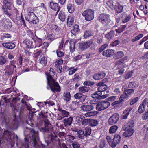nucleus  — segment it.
Segmentation results:
<instances>
[{"mask_svg":"<svg viewBox=\"0 0 148 148\" xmlns=\"http://www.w3.org/2000/svg\"><path fill=\"white\" fill-rule=\"evenodd\" d=\"M102 81L103 82L98 83L97 84V86H99L98 88V91L95 92L94 94H91V96L92 98H96L98 99H101L108 96V94L103 95V92L107 88V86L104 83L107 81V79H104Z\"/></svg>","mask_w":148,"mask_h":148,"instance_id":"nucleus-1","label":"nucleus"},{"mask_svg":"<svg viewBox=\"0 0 148 148\" xmlns=\"http://www.w3.org/2000/svg\"><path fill=\"white\" fill-rule=\"evenodd\" d=\"M51 74L50 73H48L46 75L48 85L49 86L50 88L53 92H55L56 91L57 92H60V87L58 83L55 82Z\"/></svg>","mask_w":148,"mask_h":148,"instance_id":"nucleus-2","label":"nucleus"},{"mask_svg":"<svg viewBox=\"0 0 148 148\" xmlns=\"http://www.w3.org/2000/svg\"><path fill=\"white\" fill-rule=\"evenodd\" d=\"M39 124L40 126H42L39 128V130L43 134H45L46 132H51L52 130V126L47 119L40 121Z\"/></svg>","mask_w":148,"mask_h":148,"instance_id":"nucleus-3","label":"nucleus"},{"mask_svg":"<svg viewBox=\"0 0 148 148\" xmlns=\"http://www.w3.org/2000/svg\"><path fill=\"white\" fill-rule=\"evenodd\" d=\"M29 137L31 141L32 142L33 146L34 148H40L38 143V136L37 132L33 129H31L30 131Z\"/></svg>","mask_w":148,"mask_h":148,"instance_id":"nucleus-4","label":"nucleus"},{"mask_svg":"<svg viewBox=\"0 0 148 148\" xmlns=\"http://www.w3.org/2000/svg\"><path fill=\"white\" fill-rule=\"evenodd\" d=\"M97 19L101 23L106 26H107L111 22L110 15L107 14H101L98 16Z\"/></svg>","mask_w":148,"mask_h":148,"instance_id":"nucleus-5","label":"nucleus"},{"mask_svg":"<svg viewBox=\"0 0 148 148\" xmlns=\"http://www.w3.org/2000/svg\"><path fill=\"white\" fill-rule=\"evenodd\" d=\"M53 128L52 127V130L51 132H46L45 134L48 133L46 137L47 139V145H48L51 142H53V140L58 141L59 143L60 142V140L59 139H57L58 138L57 135H56L55 133H52V132L53 131ZM45 135V134H44Z\"/></svg>","mask_w":148,"mask_h":148,"instance_id":"nucleus-6","label":"nucleus"},{"mask_svg":"<svg viewBox=\"0 0 148 148\" xmlns=\"http://www.w3.org/2000/svg\"><path fill=\"white\" fill-rule=\"evenodd\" d=\"M94 11L91 9L87 10L82 13V16L85 17V19L87 21H89L94 18Z\"/></svg>","mask_w":148,"mask_h":148,"instance_id":"nucleus-7","label":"nucleus"},{"mask_svg":"<svg viewBox=\"0 0 148 148\" xmlns=\"http://www.w3.org/2000/svg\"><path fill=\"white\" fill-rule=\"evenodd\" d=\"M26 19L29 23L31 22L34 24H36L38 22V17L33 12H29L25 17Z\"/></svg>","mask_w":148,"mask_h":148,"instance_id":"nucleus-8","label":"nucleus"},{"mask_svg":"<svg viewBox=\"0 0 148 148\" xmlns=\"http://www.w3.org/2000/svg\"><path fill=\"white\" fill-rule=\"evenodd\" d=\"M110 105V103L106 101H102L96 105V108L97 110L100 111L108 108Z\"/></svg>","mask_w":148,"mask_h":148,"instance_id":"nucleus-9","label":"nucleus"},{"mask_svg":"<svg viewBox=\"0 0 148 148\" xmlns=\"http://www.w3.org/2000/svg\"><path fill=\"white\" fill-rule=\"evenodd\" d=\"M119 115L117 113L114 114L108 119L109 125H112L116 124L119 119Z\"/></svg>","mask_w":148,"mask_h":148,"instance_id":"nucleus-10","label":"nucleus"},{"mask_svg":"<svg viewBox=\"0 0 148 148\" xmlns=\"http://www.w3.org/2000/svg\"><path fill=\"white\" fill-rule=\"evenodd\" d=\"M12 110L13 111V114L12 117L14 119H13V121L11 125V127L13 130H16L18 128V126L17 123H15V121L16 118V115L14 111H18V110L15 106L14 107L12 108Z\"/></svg>","mask_w":148,"mask_h":148,"instance_id":"nucleus-11","label":"nucleus"},{"mask_svg":"<svg viewBox=\"0 0 148 148\" xmlns=\"http://www.w3.org/2000/svg\"><path fill=\"white\" fill-rule=\"evenodd\" d=\"M14 69V68L13 66L8 65L5 67V71L7 75H10L12 74Z\"/></svg>","mask_w":148,"mask_h":148,"instance_id":"nucleus-12","label":"nucleus"},{"mask_svg":"<svg viewBox=\"0 0 148 148\" xmlns=\"http://www.w3.org/2000/svg\"><path fill=\"white\" fill-rule=\"evenodd\" d=\"M121 138L120 135L118 134H116L115 135L113 139V145L112 147L114 148L120 142Z\"/></svg>","mask_w":148,"mask_h":148,"instance_id":"nucleus-13","label":"nucleus"},{"mask_svg":"<svg viewBox=\"0 0 148 148\" xmlns=\"http://www.w3.org/2000/svg\"><path fill=\"white\" fill-rule=\"evenodd\" d=\"M114 52V50L109 49L103 51L102 53V55L104 56L110 57L113 55Z\"/></svg>","mask_w":148,"mask_h":148,"instance_id":"nucleus-14","label":"nucleus"},{"mask_svg":"<svg viewBox=\"0 0 148 148\" xmlns=\"http://www.w3.org/2000/svg\"><path fill=\"white\" fill-rule=\"evenodd\" d=\"M105 75L106 74L104 72H101L95 74L93 77L95 80H99L104 78Z\"/></svg>","mask_w":148,"mask_h":148,"instance_id":"nucleus-15","label":"nucleus"},{"mask_svg":"<svg viewBox=\"0 0 148 148\" xmlns=\"http://www.w3.org/2000/svg\"><path fill=\"white\" fill-rule=\"evenodd\" d=\"M81 109L84 111H90L93 110L94 106L92 104L82 105L80 107Z\"/></svg>","mask_w":148,"mask_h":148,"instance_id":"nucleus-16","label":"nucleus"},{"mask_svg":"<svg viewBox=\"0 0 148 148\" xmlns=\"http://www.w3.org/2000/svg\"><path fill=\"white\" fill-rule=\"evenodd\" d=\"M4 5L2 6V9H5L7 10H10L12 8V4L11 3L8 2V1L5 0L4 1Z\"/></svg>","mask_w":148,"mask_h":148,"instance_id":"nucleus-17","label":"nucleus"},{"mask_svg":"<svg viewBox=\"0 0 148 148\" xmlns=\"http://www.w3.org/2000/svg\"><path fill=\"white\" fill-rule=\"evenodd\" d=\"M49 6L51 8L54 10H57V12H58L60 10V8L58 6L57 3L53 2L51 1L50 3Z\"/></svg>","mask_w":148,"mask_h":148,"instance_id":"nucleus-18","label":"nucleus"},{"mask_svg":"<svg viewBox=\"0 0 148 148\" xmlns=\"http://www.w3.org/2000/svg\"><path fill=\"white\" fill-rule=\"evenodd\" d=\"M33 40L32 38L30 40H25L23 41V43L25 45H26V47L27 48H32L33 47L32 45Z\"/></svg>","mask_w":148,"mask_h":148,"instance_id":"nucleus-19","label":"nucleus"},{"mask_svg":"<svg viewBox=\"0 0 148 148\" xmlns=\"http://www.w3.org/2000/svg\"><path fill=\"white\" fill-rule=\"evenodd\" d=\"M147 101V99L145 98L143 101L142 103L139 106V113H142L144 111L145 106L146 105Z\"/></svg>","mask_w":148,"mask_h":148,"instance_id":"nucleus-20","label":"nucleus"},{"mask_svg":"<svg viewBox=\"0 0 148 148\" xmlns=\"http://www.w3.org/2000/svg\"><path fill=\"white\" fill-rule=\"evenodd\" d=\"M2 45L5 48L9 49H13L15 47V44L12 42L3 43Z\"/></svg>","mask_w":148,"mask_h":148,"instance_id":"nucleus-21","label":"nucleus"},{"mask_svg":"<svg viewBox=\"0 0 148 148\" xmlns=\"http://www.w3.org/2000/svg\"><path fill=\"white\" fill-rule=\"evenodd\" d=\"M73 120V118L71 117L68 118L64 119L63 120L64 126L66 127L71 125Z\"/></svg>","mask_w":148,"mask_h":148,"instance_id":"nucleus-22","label":"nucleus"},{"mask_svg":"<svg viewBox=\"0 0 148 148\" xmlns=\"http://www.w3.org/2000/svg\"><path fill=\"white\" fill-rule=\"evenodd\" d=\"M134 132L133 129L129 128L123 133V135L126 137L130 136L133 134Z\"/></svg>","mask_w":148,"mask_h":148,"instance_id":"nucleus-23","label":"nucleus"},{"mask_svg":"<svg viewBox=\"0 0 148 148\" xmlns=\"http://www.w3.org/2000/svg\"><path fill=\"white\" fill-rule=\"evenodd\" d=\"M74 16L73 15L68 17L67 21V25L69 27H71L73 24Z\"/></svg>","mask_w":148,"mask_h":148,"instance_id":"nucleus-24","label":"nucleus"},{"mask_svg":"<svg viewBox=\"0 0 148 148\" xmlns=\"http://www.w3.org/2000/svg\"><path fill=\"white\" fill-rule=\"evenodd\" d=\"M89 41L79 44V48L81 50H84L89 47Z\"/></svg>","mask_w":148,"mask_h":148,"instance_id":"nucleus-25","label":"nucleus"},{"mask_svg":"<svg viewBox=\"0 0 148 148\" xmlns=\"http://www.w3.org/2000/svg\"><path fill=\"white\" fill-rule=\"evenodd\" d=\"M115 32L114 31H111L108 34L105 35V37L109 40L112 39L114 37Z\"/></svg>","mask_w":148,"mask_h":148,"instance_id":"nucleus-26","label":"nucleus"},{"mask_svg":"<svg viewBox=\"0 0 148 148\" xmlns=\"http://www.w3.org/2000/svg\"><path fill=\"white\" fill-rule=\"evenodd\" d=\"M75 132L77 131V135L80 139H83L85 137H86L84 134V132L83 130H79L77 131V130H75Z\"/></svg>","mask_w":148,"mask_h":148,"instance_id":"nucleus-27","label":"nucleus"},{"mask_svg":"<svg viewBox=\"0 0 148 148\" xmlns=\"http://www.w3.org/2000/svg\"><path fill=\"white\" fill-rule=\"evenodd\" d=\"M127 56H125L123 58L116 61L115 62V65H122L124 64V62L125 60L127 59Z\"/></svg>","mask_w":148,"mask_h":148,"instance_id":"nucleus-28","label":"nucleus"},{"mask_svg":"<svg viewBox=\"0 0 148 148\" xmlns=\"http://www.w3.org/2000/svg\"><path fill=\"white\" fill-rule=\"evenodd\" d=\"M114 9L115 11L118 13H120L122 12L123 7L120 5L119 3H116V5Z\"/></svg>","mask_w":148,"mask_h":148,"instance_id":"nucleus-29","label":"nucleus"},{"mask_svg":"<svg viewBox=\"0 0 148 148\" xmlns=\"http://www.w3.org/2000/svg\"><path fill=\"white\" fill-rule=\"evenodd\" d=\"M124 54L123 52L121 51H118L114 54L113 57L114 59H118L121 58L124 56Z\"/></svg>","mask_w":148,"mask_h":148,"instance_id":"nucleus-30","label":"nucleus"},{"mask_svg":"<svg viewBox=\"0 0 148 148\" xmlns=\"http://www.w3.org/2000/svg\"><path fill=\"white\" fill-rule=\"evenodd\" d=\"M79 26L78 25H75L71 31V33L73 35H75L76 33L79 31Z\"/></svg>","mask_w":148,"mask_h":148,"instance_id":"nucleus-31","label":"nucleus"},{"mask_svg":"<svg viewBox=\"0 0 148 148\" xmlns=\"http://www.w3.org/2000/svg\"><path fill=\"white\" fill-rule=\"evenodd\" d=\"M64 99L66 101H69L71 99L70 93L69 92H65L63 94Z\"/></svg>","mask_w":148,"mask_h":148,"instance_id":"nucleus-32","label":"nucleus"},{"mask_svg":"<svg viewBox=\"0 0 148 148\" xmlns=\"http://www.w3.org/2000/svg\"><path fill=\"white\" fill-rule=\"evenodd\" d=\"M84 131L86 137H88L90 135L91 133V129L90 127H87L85 128Z\"/></svg>","mask_w":148,"mask_h":148,"instance_id":"nucleus-33","label":"nucleus"},{"mask_svg":"<svg viewBox=\"0 0 148 148\" xmlns=\"http://www.w3.org/2000/svg\"><path fill=\"white\" fill-rule=\"evenodd\" d=\"M67 7L69 12L71 13L74 12L75 9L73 5L72 4L70 3H69L67 4Z\"/></svg>","mask_w":148,"mask_h":148,"instance_id":"nucleus-34","label":"nucleus"},{"mask_svg":"<svg viewBox=\"0 0 148 148\" xmlns=\"http://www.w3.org/2000/svg\"><path fill=\"white\" fill-rule=\"evenodd\" d=\"M11 133L8 130L5 131L3 134V136L4 138L7 140L11 138Z\"/></svg>","mask_w":148,"mask_h":148,"instance_id":"nucleus-35","label":"nucleus"},{"mask_svg":"<svg viewBox=\"0 0 148 148\" xmlns=\"http://www.w3.org/2000/svg\"><path fill=\"white\" fill-rule=\"evenodd\" d=\"M58 110L61 112V113L62 114V116H63V118L64 117H67L69 115V113L61 109H58Z\"/></svg>","mask_w":148,"mask_h":148,"instance_id":"nucleus-36","label":"nucleus"},{"mask_svg":"<svg viewBox=\"0 0 148 148\" xmlns=\"http://www.w3.org/2000/svg\"><path fill=\"white\" fill-rule=\"evenodd\" d=\"M98 121L96 120L91 119L90 120L89 125L91 126H97L98 124Z\"/></svg>","mask_w":148,"mask_h":148,"instance_id":"nucleus-37","label":"nucleus"},{"mask_svg":"<svg viewBox=\"0 0 148 148\" xmlns=\"http://www.w3.org/2000/svg\"><path fill=\"white\" fill-rule=\"evenodd\" d=\"M90 88L86 86L81 87L79 88V91L82 93H85L88 92Z\"/></svg>","mask_w":148,"mask_h":148,"instance_id":"nucleus-38","label":"nucleus"},{"mask_svg":"<svg viewBox=\"0 0 148 148\" xmlns=\"http://www.w3.org/2000/svg\"><path fill=\"white\" fill-rule=\"evenodd\" d=\"M118 128L117 125H114L112 126L109 129V132L110 133H115Z\"/></svg>","mask_w":148,"mask_h":148,"instance_id":"nucleus-39","label":"nucleus"},{"mask_svg":"<svg viewBox=\"0 0 148 148\" xmlns=\"http://www.w3.org/2000/svg\"><path fill=\"white\" fill-rule=\"evenodd\" d=\"M93 35L92 32L91 30H86L84 33V37L86 38L87 37L91 36Z\"/></svg>","mask_w":148,"mask_h":148,"instance_id":"nucleus-40","label":"nucleus"},{"mask_svg":"<svg viewBox=\"0 0 148 148\" xmlns=\"http://www.w3.org/2000/svg\"><path fill=\"white\" fill-rule=\"evenodd\" d=\"M59 18L62 21H65V16L64 14L62 12L60 11L59 14Z\"/></svg>","mask_w":148,"mask_h":148,"instance_id":"nucleus-41","label":"nucleus"},{"mask_svg":"<svg viewBox=\"0 0 148 148\" xmlns=\"http://www.w3.org/2000/svg\"><path fill=\"white\" fill-rule=\"evenodd\" d=\"M89 47L91 46L90 49L92 50H95L97 47L96 44L94 43L92 41H89Z\"/></svg>","mask_w":148,"mask_h":148,"instance_id":"nucleus-42","label":"nucleus"},{"mask_svg":"<svg viewBox=\"0 0 148 148\" xmlns=\"http://www.w3.org/2000/svg\"><path fill=\"white\" fill-rule=\"evenodd\" d=\"M11 37L10 34L7 33L2 36L1 38V39L2 40H7V38H10Z\"/></svg>","mask_w":148,"mask_h":148,"instance_id":"nucleus-43","label":"nucleus"},{"mask_svg":"<svg viewBox=\"0 0 148 148\" xmlns=\"http://www.w3.org/2000/svg\"><path fill=\"white\" fill-rule=\"evenodd\" d=\"M134 89H125L124 90V92L125 94L127 95H130L134 93Z\"/></svg>","mask_w":148,"mask_h":148,"instance_id":"nucleus-44","label":"nucleus"},{"mask_svg":"<svg viewBox=\"0 0 148 148\" xmlns=\"http://www.w3.org/2000/svg\"><path fill=\"white\" fill-rule=\"evenodd\" d=\"M46 59L47 58H45L44 56H41L40 61V63L44 66L47 63Z\"/></svg>","mask_w":148,"mask_h":148,"instance_id":"nucleus-45","label":"nucleus"},{"mask_svg":"<svg viewBox=\"0 0 148 148\" xmlns=\"http://www.w3.org/2000/svg\"><path fill=\"white\" fill-rule=\"evenodd\" d=\"M81 79V77L78 74L74 75L73 80L75 82H77Z\"/></svg>","mask_w":148,"mask_h":148,"instance_id":"nucleus-46","label":"nucleus"},{"mask_svg":"<svg viewBox=\"0 0 148 148\" xmlns=\"http://www.w3.org/2000/svg\"><path fill=\"white\" fill-rule=\"evenodd\" d=\"M25 144H23L21 148H29V145H28L29 140L28 139L26 138L25 139Z\"/></svg>","mask_w":148,"mask_h":148,"instance_id":"nucleus-47","label":"nucleus"},{"mask_svg":"<svg viewBox=\"0 0 148 148\" xmlns=\"http://www.w3.org/2000/svg\"><path fill=\"white\" fill-rule=\"evenodd\" d=\"M67 140L70 142H73V140L75 138L74 137L70 135H68L66 136Z\"/></svg>","mask_w":148,"mask_h":148,"instance_id":"nucleus-48","label":"nucleus"},{"mask_svg":"<svg viewBox=\"0 0 148 148\" xmlns=\"http://www.w3.org/2000/svg\"><path fill=\"white\" fill-rule=\"evenodd\" d=\"M128 97V95L127 94H125L122 95H121L120 97L119 100H120L121 102L123 101L125 99L127 98Z\"/></svg>","mask_w":148,"mask_h":148,"instance_id":"nucleus-49","label":"nucleus"},{"mask_svg":"<svg viewBox=\"0 0 148 148\" xmlns=\"http://www.w3.org/2000/svg\"><path fill=\"white\" fill-rule=\"evenodd\" d=\"M6 59L4 57L1 56H0V65H3L6 62Z\"/></svg>","mask_w":148,"mask_h":148,"instance_id":"nucleus-50","label":"nucleus"},{"mask_svg":"<svg viewBox=\"0 0 148 148\" xmlns=\"http://www.w3.org/2000/svg\"><path fill=\"white\" fill-rule=\"evenodd\" d=\"M106 144V142L104 139L101 140L100 145H99V147L100 148H103L105 147Z\"/></svg>","mask_w":148,"mask_h":148,"instance_id":"nucleus-51","label":"nucleus"},{"mask_svg":"<svg viewBox=\"0 0 148 148\" xmlns=\"http://www.w3.org/2000/svg\"><path fill=\"white\" fill-rule=\"evenodd\" d=\"M142 119L143 120H146L148 119V110L143 114Z\"/></svg>","mask_w":148,"mask_h":148,"instance_id":"nucleus-52","label":"nucleus"},{"mask_svg":"<svg viewBox=\"0 0 148 148\" xmlns=\"http://www.w3.org/2000/svg\"><path fill=\"white\" fill-rule=\"evenodd\" d=\"M51 29L54 30L55 32H58L59 31V29L56 25H53L51 26Z\"/></svg>","mask_w":148,"mask_h":148,"instance_id":"nucleus-53","label":"nucleus"},{"mask_svg":"<svg viewBox=\"0 0 148 148\" xmlns=\"http://www.w3.org/2000/svg\"><path fill=\"white\" fill-rule=\"evenodd\" d=\"M3 10L4 11V14L7 15L8 17H10V16L12 15V14L11 12L9 10H7L5 9Z\"/></svg>","mask_w":148,"mask_h":148,"instance_id":"nucleus-54","label":"nucleus"},{"mask_svg":"<svg viewBox=\"0 0 148 148\" xmlns=\"http://www.w3.org/2000/svg\"><path fill=\"white\" fill-rule=\"evenodd\" d=\"M72 145L73 148H79L80 147L79 144L77 142H74Z\"/></svg>","mask_w":148,"mask_h":148,"instance_id":"nucleus-55","label":"nucleus"},{"mask_svg":"<svg viewBox=\"0 0 148 148\" xmlns=\"http://www.w3.org/2000/svg\"><path fill=\"white\" fill-rule=\"evenodd\" d=\"M134 122L132 121H129L126 124V126H127L128 128L132 129L134 126Z\"/></svg>","mask_w":148,"mask_h":148,"instance_id":"nucleus-56","label":"nucleus"},{"mask_svg":"<svg viewBox=\"0 0 148 148\" xmlns=\"http://www.w3.org/2000/svg\"><path fill=\"white\" fill-rule=\"evenodd\" d=\"M70 48L71 51H73L75 49V43L74 42H70Z\"/></svg>","mask_w":148,"mask_h":148,"instance_id":"nucleus-57","label":"nucleus"},{"mask_svg":"<svg viewBox=\"0 0 148 148\" xmlns=\"http://www.w3.org/2000/svg\"><path fill=\"white\" fill-rule=\"evenodd\" d=\"M63 60L62 59H60L58 60H57L55 62V66H60L63 63Z\"/></svg>","mask_w":148,"mask_h":148,"instance_id":"nucleus-58","label":"nucleus"},{"mask_svg":"<svg viewBox=\"0 0 148 148\" xmlns=\"http://www.w3.org/2000/svg\"><path fill=\"white\" fill-rule=\"evenodd\" d=\"M106 138L109 145L112 147L113 141L112 142V138L111 137L109 136H107Z\"/></svg>","mask_w":148,"mask_h":148,"instance_id":"nucleus-59","label":"nucleus"},{"mask_svg":"<svg viewBox=\"0 0 148 148\" xmlns=\"http://www.w3.org/2000/svg\"><path fill=\"white\" fill-rule=\"evenodd\" d=\"M90 119H83V120L81 122V124L83 125H85L88 124V123H89Z\"/></svg>","mask_w":148,"mask_h":148,"instance_id":"nucleus-60","label":"nucleus"},{"mask_svg":"<svg viewBox=\"0 0 148 148\" xmlns=\"http://www.w3.org/2000/svg\"><path fill=\"white\" fill-rule=\"evenodd\" d=\"M108 45L105 44L101 46L99 49V52H102L108 46Z\"/></svg>","mask_w":148,"mask_h":148,"instance_id":"nucleus-61","label":"nucleus"},{"mask_svg":"<svg viewBox=\"0 0 148 148\" xmlns=\"http://www.w3.org/2000/svg\"><path fill=\"white\" fill-rule=\"evenodd\" d=\"M94 84L95 82H94L90 81H85L84 83V84L87 86H90L94 85Z\"/></svg>","mask_w":148,"mask_h":148,"instance_id":"nucleus-62","label":"nucleus"},{"mask_svg":"<svg viewBox=\"0 0 148 148\" xmlns=\"http://www.w3.org/2000/svg\"><path fill=\"white\" fill-rule=\"evenodd\" d=\"M38 114L37 113V114L38 115V116H37L38 119H41L44 118L45 116L42 112H38Z\"/></svg>","mask_w":148,"mask_h":148,"instance_id":"nucleus-63","label":"nucleus"},{"mask_svg":"<svg viewBox=\"0 0 148 148\" xmlns=\"http://www.w3.org/2000/svg\"><path fill=\"white\" fill-rule=\"evenodd\" d=\"M135 87V82H130L128 85V87L129 88H133Z\"/></svg>","mask_w":148,"mask_h":148,"instance_id":"nucleus-64","label":"nucleus"}]
</instances>
